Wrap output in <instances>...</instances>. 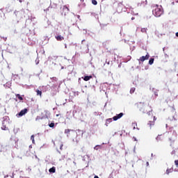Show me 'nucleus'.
I'll return each mask as SVG.
<instances>
[{
    "label": "nucleus",
    "instance_id": "obj_1",
    "mask_svg": "<svg viewBox=\"0 0 178 178\" xmlns=\"http://www.w3.org/2000/svg\"><path fill=\"white\" fill-rule=\"evenodd\" d=\"M152 8V13L156 17H161L163 15V8L161 6L154 5Z\"/></svg>",
    "mask_w": 178,
    "mask_h": 178
},
{
    "label": "nucleus",
    "instance_id": "obj_2",
    "mask_svg": "<svg viewBox=\"0 0 178 178\" xmlns=\"http://www.w3.org/2000/svg\"><path fill=\"white\" fill-rule=\"evenodd\" d=\"M135 106L143 113H147V112H148L147 110V106H145V104L143 102L136 103Z\"/></svg>",
    "mask_w": 178,
    "mask_h": 178
},
{
    "label": "nucleus",
    "instance_id": "obj_3",
    "mask_svg": "<svg viewBox=\"0 0 178 178\" xmlns=\"http://www.w3.org/2000/svg\"><path fill=\"white\" fill-rule=\"evenodd\" d=\"M148 59H149V54L147 53L146 56H143L140 57V58L138 60L140 64L143 63V62H144L145 60H148Z\"/></svg>",
    "mask_w": 178,
    "mask_h": 178
},
{
    "label": "nucleus",
    "instance_id": "obj_4",
    "mask_svg": "<svg viewBox=\"0 0 178 178\" xmlns=\"http://www.w3.org/2000/svg\"><path fill=\"white\" fill-rule=\"evenodd\" d=\"M27 112H29V109L24 108V109L22 110L17 115L19 117L24 116V115H26V113H27Z\"/></svg>",
    "mask_w": 178,
    "mask_h": 178
},
{
    "label": "nucleus",
    "instance_id": "obj_5",
    "mask_svg": "<svg viewBox=\"0 0 178 178\" xmlns=\"http://www.w3.org/2000/svg\"><path fill=\"white\" fill-rule=\"evenodd\" d=\"M123 115H124L123 113H120V114H118V115L114 116V117L113 118V120L114 121H116V120L120 119L121 118H122V117H123Z\"/></svg>",
    "mask_w": 178,
    "mask_h": 178
},
{
    "label": "nucleus",
    "instance_id": "obj_6",
    "mask_svg": "<svg viewBox=\"0 0 178 178\" xmlns=\"http://www.w3.org/2000/svg\"><path fill=\"white\" fill-rule=\"evenodd\" d=\"M155 120H156V118L155 116L153 117V120H150L148 123V124L150 126H154L155 124Z\"/></svg>",
    "mask_w": 178,
    "mask_h": 178
},
{
    "label": "nucleus",
    "instance_id": "obj_7",
    "mask_svg": "<svg viewBox=\"0 0 178 178\" xmlns=\"http://www.w3.org/2000/svg\"><path fill=\"white\" fill-rule=\"evenodd\" d=\"M55 38L57 41H63L65 40V38L60 35L55 36Z\"/></svg>",
    "mask_w": 178,
    "mask_h": 178
},
{
    "label": "nucleus",
    "instance_id": "obj_8",
    "mask_svg": "<svg viewBox=\"0 0 178 178\" xmlns=\"http://www.w3.org/2000/svg\"><path fill=\"white\" fill-rule=\"evenodd\" d=\"M63 12H65V13H69L70 10L69 9L68 7H67V6H64L63 8Z\"/></svg>",
    "mask_w": 178,
    "mask_h": 178
},
{
    "label": "nucleus",
    "instance_id": "obj_9",
    "mask_svg": "<svg viewBox=\"0 0 178 178\" xmlns=\"http://www.w3.org/2000/svg\"><path fill=\"white\" fill-rule=\"evenodd\" d=\"M90 79H92V76H85L83 80L84 81H88Z\"/></svg>",
    "mask_w": 178,
    "mask_h": 178
},
{
    "label": "nucleus",
    "instance_id": "obj_10",
    "mask_svg": "<svg viewBox=\"0 0 178 178\" xmlns=\"http://www.w3.org/2000/svg\"><path fill=\"white\" fill-rule=\"evenodd\" d=\"M49 173H55L56 172V168L52 167L49 170Z\"/></svg>",
    "mask_w": 178,
    "mask_h": 178
},
{
    "label": "nucleus",
    "instance_id": "obj_11",
    "mask_svg": "<svg viewBox=\"0 0 178 178\" xmlns=\"http://www.w3.org/2000/svg\"><path fill=\"white\" fill-rule=\"evenodd\" d=\"M15 96L17 98H18V99H19V101H23V97H22L20 94H16Z\"/></svg>",
    "mask_w": 178,
    "mask_h": 178
},
{
    "label": "nucleus",
    "instance_id": "obj_12",
    "mask_svg": "<svg viewBox=\"0 0 178 178\" xmlns=\"http://www.w3.org/2000/svg\"><path fill=\"white\" fill-rule=\"evenodd\" d=\"M70 131H73V130L69 129H65V134H70Z\"/></svg>",
    "mask_w": 178,
    "mask_h": 178
},
{
    "label": "nucleus",
    "instance_id": "obj_13",
    "mask_svg": "<svg viewBox=\"0 0 178 178\" xmlns=\"http://www.w3.org/2000/svg\"><path fill=\"white\" fill-rule=\"evenodd\" d=\"M36 92H37V95H40V97L42 95V92L40 90H36Z\"/></svg>",
    "mask_w": 178,
    "mask_h": 178
},
{
    "label": "nucleus",
    "instance_id": "obj_14",
    "mask_svg": "<svg viewBox=\"0 0 178 178\" xmlns=\"http://www.w3.org/2000/svg\"><path fill=\"white\" fill-rule=\"evenodd\" d=\"M1 130H9V129L6 127V125H3L1 127Z\"/></svg>",
    "mask_w": 178,
    "mask_h": 178
},
{
    "label": "nucleus",
    "instance_id": "obj_15",
    "mask_svg": "<svg viewBox=\"0 0 178 178\" xmlns=\"http://www.w3.org/2000/svg\"><path fill=\"white\" fill-rule=\"evenodd\" d=\"M172 172H173V169H172V168L167 169V170H166L167 175H169V173H172Z\"/></svg>",
    "mask_w": 178,
    "mask_h": 178
},
{
    "label": "nucleus",
    "instance_id": "obj_16",
    "mask_svg": "<svg viewBox=\"0 0 178 178\" xmlns=\"http://www.w3.org/2000/svg\"><path fill=\"white\" fill-rule=\"evenodd\" d=\"M31 140H32L33 144H35V140H34V135L31 136Z\"/></svg>",
    "mask_w": 178,
    "mask_h": 178
},
{
    "label": "nucleus",
    "instance_id": "obj_17",
    "mask_svg": "<svg viewBox=\"0 0 178 178\" xmlns=\"http://www.w3.org/2000/svg\"><path fill=\"white\" fill-rule=\"evenodd\" d=\"M154 58H150L149 60V65H152L154 63Z\"/></svg>",
    "mask_w": 178,
    "mask_h": 178
},
{
    "label": "nucleus",
    "instance_id": "obj_18",
    "mask_svg": "<svg viewBox=\"0 0 178 178\" xmlns=\"http://www.w3.org/2000/svg\"><path fill=\"white\" fill-rule=\"evenodd\" d=\"M134 91H136V88H132L130 90V94H133L134 93Z\"/></svg>",
    "mask_w": 178,
    "mask_h": 178
},
{
    "label": "nucleus",
    "instance_id": "obj_19",
    "mask_svg": "<svg viewBox=\"0 0 178 178\" xmlns=\"http://www.w3.org/2000/svg\"><path fill=\"white\" fill-rule=\"evenodd\" d=\"M92 5H98V2L97 1V0H92Z\"/></svg>",
    "mask_w": 178,
    "mask_h": 178
},
{
    "label": "nucleus",
    "instance_id": "obj_20",
    "mask_svg": "<svg viewBox=\"0 0 178 178\" xmlns=\"http://www.w3.org/2000/svg\"><path fill=\"white\" fill-rule=\"evenodd\" d=\"M147 28H142L141 29V32L142 33H147Z\"/></svg>",
    "mask_w": 178,
    "mask_h": 178
},
{
    "label": "nucleus",
    "instance_id": "obj_21",
    "mask_svg": "<svg viewBox=\"0 0 178 178\" xmlns=\"http://www.w3.org/2000/svg\"><path fill=\"white\" fill-rule=\"evenodd\" d=\"M49 127H55V123H54V122H51V123H50L49 124Z\"/></svg>",
    "mask_w": 178,
    "mask_h": 178
},
{
    "label": "nucleus",
    "instance_id": "obj_22",
    "mask_svg": "<svg viewBox=\"0 0 178 178\" xmlns=\"http://www.w3.org/2000/svg\"><path fill=\"white\" fill-rule=\"evenodd\" d=\"M112 122V118H108L106 120V123H111Z\"/></svg>",
    "mask_w": 178,
    "mask_h": 178
},
{
    "label": "nucleus",
    "instance_id": "obj_23",
    "mask_svg": "<svg viewBox=\"0 0 178 178\" xmlns=\"http://www.w3.org/2000/svg\"><path fill=\"white\" fill-rule=\"evenodd\" d=\"M175 164L176 165V166H178V160L175 161Z\"/></svg>",
    "mask_w": 178,
    "mask_h": 178
},
{
    "label": "nucleus",
    "instance_id": "obj_24",
    "mask_svg": "<svg viewBox=\"0 0 178 178\" xmlns=\"http://www.w3.org/2000/svg\"><path fill=\"white\" fill-rule=\"evenodd\" d=\"M62 148H63V144H61V145H60V149H62Z\"/></svg>",
    "mask_w": 178,
    "mask_h": 178
},
{
    "label": "nucleus",
    "instance_id": "obj_25",
    "mask_svg": "<svg viewBox=\"0 0 178 178\" xmlns=\"http://www.w3.org/2000/svg\"><path fill=\"white\" fill-rule=\"evenodd\" d=\"M3 40H4V41H6V40H8V38H6V37H3Z\"/></svg>",
    "mask_w": 178,
    "mask_h": 178
},
{
    "label": "nucleus",
    "instance_id": "obj_26",
    "mask_svg": "<svg viewBox=\"0 0 178 178\" xmlns=\"http://www.w3.org/2000/svg\"><path fill=\"white\" fill-rule=\"evenodd\" d=\"M133 139L134 140V141H137V138L136 137H133Z\"/></svg>",
    "mask_w": 178,
    "mask_h": 178
},
{
    "label": "nucleus",
    "instance_id": "obj_27",
    "mask_svg": "<svg viewBox=\"0 0 178 178\" xmlns=\"http://www.w3.org/2000/svg\"><path fill=\"white\" fill-rule=\"evenodd\" d=\"M146 165H147V166H149V162H147V163H146Z\"/></svg>",
    "mask_w": 178,
    "mask_h": 178
},
{
    "label": "nucleus",
    "instance_id": "obj_28",
    "mask_svg": "<svg viewBox=\"0 0 178 178\" xmlns=\"http://www.w3.org/2000/svg\"><path fill=\"white\" fill-rule=\"evenodd\" d=\"M23 1H24V0H19V2H20V3H22V2H23Z\"/></svg>",
    "mask_w": 178,
    "mask_h": 178
},
{
    "label": "nucleus",
    "instance_id": "obj_29",
    "mask_svg": "<svg viewBox=\"0 0 178 178\" xmlns=\"http://www.w3.org/2000/svg\"><path fill=\"white\" fill-rule=\"evenodd\" d=\"M169 140H170V141H172V142L175 141V140H172V138H170Z\"/></svg>",
    "mask_w": 178,
    "mask_h": 178
},
{
    "label": "nucleus",
    "instance_id": "obj_30",
    "mask_svg": "<svg viewBox=\"0 0 178 178\" xmlns=\"http://www.w3.org/2000/svg\"><path fill=\"white\" fill-rule=\"evenodd\" d=\"M176 37H178V32L175 33Z\"/></svg>",
    "mask_w": 178,
    "mask_h": 178
},
{
    "label": "nucleus",
    "instance_id": "obj_31",
    "mask_svg": "<svg viewBox=\"0 0 178 178\" xmlns=\"http://www.w3.org/2000/svg\"><path fill=\"white\" fill-rule=\"evenodd\" d=\"M65 48L67 49V45L65 44Z\"/></svg>",
    "mask_w": 178,
    "mask_h": 178
},
{
    "label": "nucleus",
    "instance_id": "obj_32",
    "mask_svg": "<svg viewBox=\"0 0 178 178\" xmlns=\"http://www.w3.org/2000/svg\"><path fill=\"white\" fill-rule=\"evenodd\" d=\"M56 118H58L59 116V114L56 115Z\"/></svg>",
    "mask_w": 178,
    "mask_h": 178
},
{
    "label": "nucleus",
    "instance_id": "obj_33",
    "mask_svg": "<svg viewBox=\"0 0 178 178\" xmlns=\"http://www.w3.org/2000/svg\"><path fill=\"white\" fill-rule=\"evenodd\" d=\"M131 20H134V17H132V18H131Z\"/></svg>",
    "mask_w": 178,
    "mask_h": 178
},
{
    "label": "nucleus",
    "instance_id": "obj_34",
    "mask_svg": "<svg viewBox=\"0 0 178 178\" xmlns=\"http://www.w3.org/2000/svg\"><path fill=\"white\" fill-rule=\"evenodd\" d=\"M145 2H146V3H145V4H147V0H145Z\"/></svg>",
    "mask_w": 178,
    "mask_h": 178
},
{
    "label": "nucleus",
    "instance_id": "obj_35",
    "mask_svg": "<svg viewBox=\"0 0 178 178\" xmlns=\"http://www.w3.org/2000/svg\"><path fill=\"white\" fill-rule=\"evenodd\" d=\"M134 129H136V127H134Z\"/></svg>",
    "mask_w": 178,
    "mask_h": 178
}]
</instances>
